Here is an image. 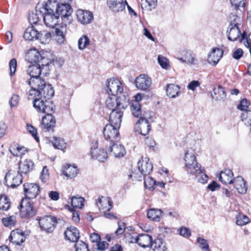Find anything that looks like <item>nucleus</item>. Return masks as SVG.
<instances>
[{
    "label": "nucleus",
    "mask_w": 251,
    "mask_h": 251,
    "mask_svg": "<svg viewBox=\"0 0 251 251\" xmlns=\"http://www.w3.org/2000/svg\"><path fill=\"white\" fill-rule=\"evenodd\" d=\"M183 159L184 168L187 174L200 183H206L208 176L205 173L204 168L197 161L194 153L189 150L186 151Z\"/></svg>",
    "instance_id": "1"
},
{
    "label": "nucleus",
    "mask_w": 251,
    "mask_h": 251,
    "mask_svg": "<svg viewBox=\"0 0 251 251\" xmlns=\"http://www.w3.org/2000/svg\"><path fill=\"white\" fill-rule=\"evenodd\" d=\"M33 107L38 112L45 113L46 115L42 118V128L45 131H53L56 125L55 117L52 115L55 111V106L52 101L44 102L42 100L35 99Z\"/></svg>",
    "instance_id": "2"
},
{
    "label": "nucleus",
    "mask_w": 251,
    "mask_h": 251,
    "mask_svg": "<svg viewBox=\"0 0 251 251\" xmlns=\"http://www.w3.org/2000/svg\"><path fill=\"white\" fill-rule=\"evenodd\" d=\"M50 2L49 10L53 9L58 18H61L65 25L70 23L72 20V14L73 11L71 5L68 3H59L55 0H48Z\"/></svg>",
    "instance_id": "3"
},
{
    "label": "nucleus",
    "mask_w": 251,
    "mask_h": 251,
    "mask_svg": "<svg viewBox=\"0 0 251 251\" xmlns=\"http://www.w3.org/2000/svg\"><path fill=\"white\" fill-rule=\"evenodd\" d=\"M50 5V2L48 0L46 3H38L35 7L36 11L42 14L43 20L46 26L53 28L58 23V15L53 9L49 10L48 6Z\"/></svg>",
    "instance_id": "4"
},
{
    "label": "nucleus",
    "mask_w": 251,
    "mask_h": 251,
    "mask_svg": "<svg viewBox=\"0 0 251 251\" xmlns=\"http://www.w3.org/2000/svg\"><path fill=\"white\" fill-rule=\"evenodd\" d=\"M40 228L47 233L52 232L57 223L56 218L52 216H45L37 218Z\"/></svg>",
    "instance_id": "5"
},
{
    "label": "nucleus",
    "mask_w": 251,
    "mask_h": 251,
    "mask_svg": "<svg viewBox=\"0 0 251 251\" xmlns=\"http://www.w3.org/2000/svg\"><path fill=\"white\" fill-rule=\"evenodd\" d=\"M4 180L7 186L15 188L22 183L23 177L20 172L12 173L9 171L6 173Z\"/></svg>",
    "instance_id": "6"
},
{
    "label": "nucleus",
    "mask_w": 251,
    "mask_h": 251,
    "mask_svg": "<svg viewBox=\"0 0 251 251\" xmlns=\"http://www.w3.org/2000/svg\"><path fill=\"white\" fill-rule=\"evenodd\" d=\"M106 91L108 94L112 96L118 95L120 93L123 91L122 84L117 79H108L106 84Z\"/></svg>",
    "instance_id": "7"
},
{
    "label": "nucleus",
    "mask_w": 251,
    "mask_h": 251,
    "mask_svg": "<svg viewBox=\"0 0 251 251\" xmlns=\"http://www.w3.org/2000/svg\"><path fill=\"white\" fill-rule=\"evenodd\" d=\"M22 217H32L37 213L36 209L33 207L29 200L24 199L19 205Z\"/></svg>",
    "instance_id": "8"
},
{
    "label": "nucleus",
    "mask_w": 251,
    "mask_h": 251,
    "mask_svg": "<svg viewBox=\"0 0 251 251\" xmlns=\"http://www.w3.org/2000/svg\"><path fill=\"white\" fill-rule=\"evenodd\" d=\"M119 128L109 124H107L105 126L103 133L105 139L109 140L110 144L116 142L119 139L120 134L118 129Z\"/></svg>",
    "instance_id": "9"
},
{
    "label": "nucleus",
    "mask_w": 251,
    "mask_h": 251,
    "mask_svg": "<svg viewBox=\"0 0 251 251\" xmlns=\"http://www.w3.org/2000/svg\"><path fill=\"white\" fill-rule=\"evenodd\" d=\"M107 150L110 155L117 158L122 157L126 153L125 147L122 144L118 143V140L110 143Z\"/></svg>",
    "instance_id": "10"
},
{
    "label": "nucleus",
    "mask_w": 251,
    "mask_h": 251,
    "mask_svg": "<svg viewBox=\"0 0 251 251\" xmlns=\"http://www.w3.org/2000/svg\"><path fill=\"white\" fill-rule=\"evenodd\" d=\"M152 83L151 79L145 74H141L136 78V87L141 90H147Z\"/></svg>",
    "instance_id": "11"
},
{
    "label": "nucleus",
    "mask_w": 251,
    "mask_h": 251,
    "mask_svg": "<svg viewBox=\"0 0 251 251\" xmlns=\"http://www.w3.org/2000/svg\"><path fill=\"white\" fill-rule=\"evenodd\" d=\"M24 190L26 198L28 200L35 198L40 192L39 186L34 183H25Z\"/></svg>",
    "instance_id": "12"
},
{
    "label": "nucleus",
    "mask_w": 251,
    "mask_h": 251,
    "mask_svg": "<svg viewBox=\"0 0 251 251\" xmlns=\"http://www.w3.org/2000/svg\"><path fill=\"white\" fill-rule=\"evenodd\" d=\"M112 201L108 197L100 196L96 200V205L100 211H109L113 207Z\"/></svg>",
    "instance_id": "13"
},
{
    "label": "nucleus",
    "mask_w": 251,
    "mask_h": 251,
    "mask_svg": "<svg viewBox=\"0 0 251 251\" xmlns=\"http://www.w3.org/2000/svg\"><path fill=\"white\" fill-rule=\"evenodd\" d=\"M76 16L78 21L82 24H89L93 20V14L89 11L79 9L76 11Z\"/></svg>",
    "instance_id": "14"
},
{
    "label": "nucleus",
    "mask_w": 251,
    "mask_h": 251,
    "mask_svg": "<svg viewBox=\"0 0 251 251\" xmlns=\"http://www.w3.org/2000/svg\"><path fill=\"white\" fill-rule=\"evenodd\" d=\"M136 125H138L139 129L137 131L143 136L148 135L151 129V125L149 121L145 117H141L137 122Z\"/></svg>",
    "instance_id": "15"
},
{
    "label": "nucleus",
    "mask_w": 251,
    "mask_h": 251,
    "mask_svg": "<svg viewBox=\"0 0 251 251\" xmlns=\"http://www.w3.org/2000/svg\"><path fill=\"white\" fill-rule=\"evenodd\" d=\"M109 8L115 13H118L125 9L126 0H108L107 2Z\"/></svg>",
    "instance_id": "16"
},
{
    "label": "nucleus",
    "mask_w": 251,
    "mask_h": 251,
    "mask_svg": "<svg viewBox=\"0 0 251 251\" xmlns=\"http://www.w3.org/2000/svg\"><path fill=\"white\" fill-rule=\"evenodd\" d=\"M223 51L219 48H214L208 55V61L210 64L216 65L222 57Z\"/></svg>",
    "instance_id": "17"
},
{
    "label": "nucleus",
    "mask_w": 251,
    "mask_h": 251,
    "mask_svg": "<svg viewBox=\"0 0 251 251\" xmlns=\"http://www.w3.org/2000/svg\"><path fill=\"white\" fill-rule=\"evenodd\" d=\"M9 239L12 243L21 245L25 241V236L23 231L17 229L11 231Z\"/></svg>",
    "instance_id": "18"
},
{
    "label": "nucleus",
    "mask_w": 251,
    "mask_h": 251,
    "mask_svg": "<svg viewBox=\"0 0 251 251\" xmlns=\"http://www.w3.org/2000/svg\"><path fill=\"white\" fill-rule=\"evenodd\" d=\"M123 112L121 110H113L109 115V124L116 127H120L122 122Z\"/></svg>",
    "instance_id": "19"
},
{
    "label": "nucleus",
    "mask_w": 251,
    "mask_h": 251,
    "mask_svg": "<svg viewBox=\"0 0 251 251\" xmlns=\"http://www.w3.org/2000/svg\"><path fill=\"white\" fill-rule=\"evenodd\" d=\"M138 167L141 174L143 176H146L152 171L153 166L151 163L149 162V159L145 158V160L139 161Z\"/></svg>",
    "instance_id": "20"
},
{
    "label": "nucleus",
    "mask_w": 251,
    "mask_h": 251,
    "mask_svg": "<svg viewBox=\"0 0 251 251\" xmlns=\"http://www.w3.org/2000/svg\"><path fill=\"white\" fill-rule=\"evenodd\" d=\"M65 238L70 242H75L79 241V232L78 230L75 226L68 227L64 232Z\"/></svg>",
    "instance_id": "21"
},
{
    "label": "nucleus",
    "mask_w": 251,
    "mask_h": 251,
    "mask_svg": "<svg viewBox=\"0 0 251 251\" xmlns=\"http://www.w3.org/2000/svg\"><path fill=\"white\" fill-rule=\"evenodd\" d=\"M39 91L41 99H42L44 102L50 101V100L54 96V90L50 84H46Z\"/></svg>",
    "instance_id": "22"
},
{
    "label": "nucleus",
    "mask_w": 251,
    "mask_h": 251,
    "mask_svg": "<svg viewBox=\"0 0 251 251\" xmlns=\"http://www.w3.org/2000/svg\"><path fill=\"white\" fill-rule=\"evenodd\" d=\"M227 38L231 41H236L240 37V30L238 26L235 24H229L227 31Z\"/></svg>",
    "instance_id": "23"
},
{
    "label": "nucleus",
    "mask_w": 251,
    "mask_h": 251,
    "mask_svg": "<svg viewBox=\"0 0 251 251\" xmlns=\"http://www.w3.org/2000/svg\"><path fill=\"white\" fill-rule=\"evenodd\" d=\"M116 98V105L119 110L126 108L129 102V98L127 95L123 92L120 93Z\"/></svg>",
    "instance_id": "24"
},
{
    "label": "nucleus",
    "mask_w": 251,
    "mask_h": 251,
    "mask_svg": "<svg viewBox=\"0 0 251 251\" xmlns=\"http://www.w3.org/2000/svg\"><path fill=\"white\" fill-rule=\"evenodd\" d=\"M233 174L230 169H225L221 171L219 175V180L223 184L227 185L232 184L233 180Z\"/></svg>",
    "instance_id": "25"
},
{
    "label": "nucleus",
    "mask_w": 251,
    "mask_h": 251,
    "mask_svg": "<svg viewBox=\"0 0 251 251\" xmlns=\"http://www.w3.org/2000/svg\"><path fill=\"white\" fill-rule=\"evenodd\" d=\"M232 184H234V187L240 194H245L247 190L246 182L241 176H237L233 178Z\"/></svg>",
    "instance_id": "26"
},
{
    "label": "nucleus",
    "mask_w": 251,
    "mask_h": 251,
    "mask_svg": "<svg viewBox=\"0 0 251 251\" xmlns=\"http://www.w3.org/2000/svg\"><path fill=\"white\" fill-rule=\"evenodd\" d=\"M39 32L33 26L28 27L24 34V38L26 40L33 41L38 40Z\"/></svg>",
    "instance_id": "27"
},
{
    "label": "nucleus",
    "mask_w": 251,
    "mask_h": 251,
    "mask_svg": "<svg viewBox=\"0 0 251 251\" xmlns=\"http://www.w3.org/2000/svg\"><path fill=\"white\" fill-rule=\"evenodd\" d=\"M91 154L93 158L101 162H104L107 158V152L104 149H91Z\"/></svg>",
    "instance_id": "28"
},
{
    "label": "nucleus",
    "mask_w": 251,
    "mask_h": 251,
    "mask_svg": "<svg viewBox=\"0 0 251 251\" xmlns=\"http://www.w3.org/2000/svg\"><path fill=\"white\" fill-rule=\"evenodd\" d=\"M34 166V163L30 159H26L23 162L20 161L19 165L20 173L27 174L32 170Z\"/></svg>",
    "instance_id": "29"
},
{
    "label": "nucleus",
    "mask_w": 251,
    "mask_h": 251,
    "mask_svg": "<svg viewBox=\"0 0 251 251\" xmlns=\"http://www.w3.org/2000/svg\"><path fill=\"white\" fill-rule=\"evenodd\" d=\"M152 237L147 234H140L138 235V244L144 248L151 246Z\"/></svg>",
    "instance_id": "30"
},
{
    "label": "nucleus",
    "mask_w": 251,
    "mask_h": 251,
    "mask_svg": "<svg viewBox=\"0 0 251 251\" xmlns=\"http://www.w3.org/2000/svg\"><path fill=\"white\" fill-rule=\"evenodd\" d=\"M163 211L160 209L151 208L147 212V217L154 222H159L162 217Z\"/></svg>",
    "instance_id": "31"
},
{
    "label": "nucleus",
    "mask_w": 251,
    "mask_h": 251,
    "mask_svg": "<svg viewBox=\"0 0 251 251\" xmlns=\"http://www.w3.org/2000/svg\"><path fill=\"white\" fill-rule=\"evenodd\" d=\"M166 92L167 96L171 98H175L179 96L180 87L178 85L174 84H169L166 86Z\"/></svg>",
    "instance_id": "32"
},
{
    "label": "nucleus",
    "mask_w": 251,
    "mask_h": 251,
    "mask_svg": "<svg viewBox=\"0 0 251 251\" xmlns=\"http://www.w3.org/2000/svg\"><path fill=\"white\" fill-rule=\"evenodd\" d=\"M153 251H166V244L163 239L158 237L152 241L151 246Z\"/></svg>",
    "instance_id": "33"
},
{
    "label": "nucleus",
    "mask_w": 251,
    "mask_h": 251,
    "mask_svg": "<svg viewBox=\"0 0 251 251\" xmlns=\"http://www.w3.org/2000/svg\"><path fill=\"white\" fill-rule=\"evenodd\" d=\"M78 170L76 167L70 165H65L63 167V173L68 178L75 177L78 174Z\"/></svg>",
    "instance_id": "34"
},
{
    "label": "nucleus",
    "mask_w": 251,
    "mask_h": 251,
    "mask_svg": "<svg viewBox=\"0 0 251 251\" xmlns=\"http://www.w3.org/2000/svg\"><path fill=\"white\" fill-rule=\"evenodd\" d=\"M42 72V68L37 64L30 65L27 70V74L30 76V78L39 77Z\"/></svg>",
    "instance_id": "35"
},
{
    "label": "nucleus",
    "mask_w": 251,
    "mask_h": 251,
    "mask_svg": "<svg viewBox=\"0 0 251 251\" xmlns=\"http://www.w3.org/2000/svg\"><path fill=\"white\" fill-rule=\"evenodd\" d=\"M26 59L33 64H38L41 55L36 50H30L26 55Z\"/></svg>",
    "instance_id": "36"
},
{
    "label": "nucleus",
    "mask_w": 251,
    "mask_h": 251,
    "mask_svg": "<svg viewBox=\"0 0 251 251\" xmlns=\"http://www.w3.org/2000/svg\"><path fill=\"white\" fill-rule=\"evenodd\" d=\"M28 83L31 88L40 90L42 87L45 86L46 82L44 80L41 79L39 77L30 78Z\"/></svg>",
    "instance_id": "37"
},
{
    "label": "nucleus",
    "mask_w": 251,
    "mask_h": 251,
    "mask_svg": "<svg viewBox=\"0 0 251 251\" xmlns=\"http://www.w3.org/2000/svg\"><path fill=\"white\" fill-rule=\"evenodd\" d=\"M9 151L14 156H22L25 154L26 149L23 146L14 145L10 147Z\"/></svg>",
    "instance_id": "38"
},
{
    "label": "nucleus",
    "mask_w": 251,
    "mask_h": 251,
    "mask_svg": "<svg viewBox=\"0 0 251 251\" xmlns=\"http://www.w3.org/2000/svg\"><path fill=\"white\" fill-rule=\"evenodd\" d=\"M215 100H224L226 98V95L224 88L221 85L214 88L213 90Z\"/></svg>",
    "instance_id": "39"
},
{
    "label": "nucleus",
    "mask_w": 251,
    "mask_h": 251,
    "mask_svg": "<svg viewBox=\"0 0 251 251\" xmlns=\"http://www.w3.org/2000/svg\"><path fill=\"white\" fill-rule=\"evenodd\" d=\"M72 208H82L84 206V199L78 196H73L71 198Z\"/></svg>",
    "instance_id": "40"
},
{
    "label": "nucleus",
    "mask_w": 251,
    "mask_h": 251,
    "mask_svg": "<svg viewBox=\"0 0 251 251\" xmlns=\"http://www.w3.org/2000/svg\"><path fill=\"white\" fill-rule=\"evenodd\" d=\"M142 8L148 11L155 8L157 4V0H142Z\"/></svg>",
    "instance_id": "41"
},
{
    "label": "nucleus",
    "mask_w": 251,
    "mask_h": 251,
    "mask_svg": "<svg viewBox=\"0 0 251 251\" xmlns=\"http://www.w3.org/2000/svg\"><path fill=\"white\" fill-rule=\"evenodd\" d=\"M130 110L134 117L138 118L141 116L142 111L139 102L137 101L133 102L130 105Z\"/></svg>",
    "instance_id": "42"
},
{
    "label": "nucleus",
    "mask_w": 251,
    "mask_h": 251,
    "mask_svg": "<svg viewBox=\"0 0 251 251\" xmlns=\"http://www.w3.org/2000/svg\"><path fill=\"white\" fill-rule=\"evenodd\" d=\"M10 201L8 197L2 195L0 196V209L6 211L9 209Z\"/></svg>",
    "instance_id": "43"
},
{
    "label": "nucleus",
    "mask_w": 251,
    "mask_h": 251,
    "mask_svg": "<svg viewBox=\"0 0 251 251\" xmlns=\"http://www.w3.org/2000/svg\"><path fill=\"white\" fill-rule=\"evenodd\" d=\"M144 176V185L145 188L153 190L154 189V186L156 184V181L151 177L148 176V175Z\"/></svg>",
    "instance_id": "44"
},
{
    "label": "nucleus",
    "mask_w": 251,
    "mask_h": 251,
    "mask_svg": "<svg viewBox=\"0 0 251 251\" xmlns=\"http://www.w3.org/2000/svg\"><path fill=\"white\" fill-rule=\"evenodd\" d=\"M2 222L5 226H14L16 222V217L15 215H11L8 217L3 218Z\"/></svg>",
    "instance_id": "45"
},
{
    "label": "nucleus",
    "mask_w": 251,
    "mask_h": 251,
    "mask_svg": "<svg viewBox=\"0 0 251 251\" xmlns=\"http://www.w3.org/2000/svg\"><path fill=\"white\" fill-rule=\"evenodd\" d=\"M52 144L53 146L58 149L63 150L66 148L64 140L60 137H54Z\"/></svg>",
    "instance_id": "46"
},
{
    "label": "nucleus",
    "mask_w": 251,
    "mask_h": 251,
    "mask_svg": "<svg viewBox=\"0 0 251 251\" xmlns=\"http://www.w3.org/2000/svg\"><path fill=\"white\" fill-rule=\"evenodd\" d=\"M89 39L87 36H82L79 38L78 41V46L79 49L81 50H84L89 45Z\"/></svg>",
    "instance_id": "47"
},
{
    "label": "nucleus",
    "mask_w": 251,
    "mask_h": 251,
    "mask_svg": "<svg viewBox=\"0 0 251 251\" xmlns=\"http://www.w3.org/2000/svg\"><path fill=\"white\" fill-rule=\"evenodd\" d=\"M105 104L107 107L112 111L118 109L116 105L115 96L109 97L105 101Z\"/></svg>",
    "instance_id": "48"
},
{
    "label": "nucleus",
    "mask_w": 251,
    "mask_h": 251,
    "mask_svg": "<svg viewBox=\"0 0 251 251\" xmlns=\"http://www.w3.org/2000/svg\"><path fill=\"white\" fill-rule=\"evenodd\" d=\"M242 121L247 126L251 124V110H246L241 115Z\"/></svg>",
    "instance_id": "49"
},
{
    "label": "nucleus",
    "mask_w": 251,
    "mask_h": 251,
    "mask_svg": "<svg viewBox=\"0 0 251 251\" xmlns=\"http://www.w3.org/2000/svg\"><path fill=\"white\" fill-rule=\"evenodd\" d=\"M75 247L76 251H89L88 245L81 240L76 241Z\"/></svg>",
    "instance_id": "50"
},
{
    "label": "nucleus",
    "mask_w": 251,
    "mask_h": 251,
    "mask_svg": "<svg viewBox=\"0 0 251 251\" xmlns=\"http://www.w3.org/2000/svg\"><path fill=\"white\" fill-rule=\"evenodd\" d=\"M40 96V91L37 89L31 88V89L29 91L28 93L27 99L28 100H33V102L35 99L37 100H42V99L37 98V97H39Z\"/></svg>",
    "instance_id": "51"
},
{
    "label": "nucleus",
    "mask_w": 251,
    "mask_h": 251,
    "mask_svg": "<svg viewBox=\"0 0 251 251\" xmlns=\"http://www.w3.org/2000/svg\"><path fill=\"white\" fill-rule=\"evenodd\" d=\"M231 4L234 9H240V7L244 8L245 5V0H230Z\"/></svg>",
    "instance_id": "52"
},
{
    "label": "nucleus",
    "mask_w": 251,
    "mask_h": 251,
    "mask_svg": "<svg viewBox=\"0 0 251 251\" xmlns=\"http://www.w3.org/2000/svg\"><path fill=\"white\" fill-rule=\"evenodd\" d=\"M249 222V218L244 215H239L237 217L236 224L239 226H244Z\"/></svg>",
    "instance_id": "53"
},
{
    "label": "nucleus",
    "mask_w": 251,
    "mask_h": 251,
    "mask_svg": "<svg viewBox=\"0 0 251 251\" xmlns=\"http://www.w3.org/2000/svg\"><path fill=\"white\" fill-rule=\"evenodd\" d=\"M17 66V60L15 58L12 59L9 63V68L10 70V75H13L16 71Z\"/></svg>",
    "instance_id": "54"
},
{
    "label": "nucleus",
    "mask_w": 251,
    "mask_h": 251,
    "mask_svg": "<svg viewBox=\"0 0 251 251\" xmlns=\"http://www.w3.org/2000/svg\"><path fill=\"white\" fill-rule=\"evenodd\" d=\"M39 18L37 13L30 12L28 14V20L31 25L36 24L39 21Z\"/></svg>",
    "instance_id": "55"
},
{
    "label": "nucleus",
    "mask_w": 251,
    "mask_h": 251,
    "mask_svg": "<svg viewBox=\"0 0 251 251\" xmlns=\"http://www.w3.org/2000/svg\"><path fill=\"white\" fill-rule=\"evenodd\" d=\"M158 62L164 69H167L169 66L168 60L165 57L159 55L157 57Z\"/></svg>",
    "instance_id": "56"
},
{
    "label": "nucleus",
    "mask_w": 251,
    "mask_h": 251,
    "mask_svg": "<svg viewBox=\"0 0 251 251\" xmlns=\"http://www.w3.org/2000/svg\"><path fill=\"white\" fill-rule=\"evenodd\" d=\"M197 242L203 250L205 251H209V245L206 240L203 238L199 237L197 239Z\"/></svg>",
    "instance_id": "57"
},
{
    "label": "nucleus",
    "mask_w": 251,
    "mask_h": 251,
    "mask_svg": "<svg viewBox=\"0 0 251 251\" xmlns=\"http://www.w3.org/2000/svg\"><path fill=\"white\" fill-rule=\"evenodd\" d=\"M51 62V59H49L45 57H42L40 58L39 62L38 63V65L40 66V67L43 69L44 67H47L50 63Z\"/></svg>",
    "instance_id": "58"
},
{
    "label": "nucleus",
    "mask_w": 251,
    "mask_h": 251,
    "mask_svg": "<svg viewBox=\"0 0 251 251\" xmlns=\"http://www.w3.org/2000/svg\"><path fill=\"white\" fill-rule=\"evenodd\" d=\"M178 232L180 235L186 238H189L191 234V231L188 228L183 226L179 229Z\"/></svg>",
    "instance_id": "59"
},
{
    "label": "nucleus",
    "mask_w": 251,
    "mask_h": 251,
    "mask_svg": "<svg viewBox=\"0 0 251 251\" xmlns=\"http://www.w3.org/2000/svg\"><path fill=\"white\" fill-rule=\"evenodd\" d=\"M19 101V96L16 94H13L10 98L9 103L11 107H16Z\"/></svg>",
    "instance_id": "60"
},
{
    "label": "nucleus",
    "mask_w": 251,
    "mask_h": 251,
    "mask_svg": "<svg viewBox=\"0 0 251 251\" xmlns=\"http://www.w3.org/2000/svg\"><path fill=\"white\" fill-rule=\"evenodd\" d=\"M249 102L246 99H242L237 106V108L240 110L246 111L248 110Z\"/></svg>",
    "instance_id": "61"
},
{
    "label": "nucleus",
    "mask_w": 251,
    "mask_h": 251,
    "mask_svg": "<svg viewBox=\"0 0 251 251\" xmlns=\"http://www.w3.org/2000/svg\"><path fill=\"white\" fill-rule=\"evenodd\" d=\"M38 40H40L41 42H44V40H47L51 37V34L50 32L43 31L39 33Z\"/></svg>",
    "instance_id": "62"
},
{
    "label": "nucleus",
    "mask_w": 251,
    "mask_h": 251,
    "mask_svg": "<svg viewBox=\"0 0 251 251\" xmlns=\"http://www.w3.org/2000/svg\"><path fill=\"white\" fill-rule=\"evenodd\" d=\"M26 129L27 131L31 134L37 141H39V138L37 136V131L32 125L30 124L26 125Z\"/></svg>",
    "instance_id": "63"
},
{
    "label": "nucleus",
    "mask_w": 251,
    "mask_h": 251,
    "mask_svg": "<svg viewBox=\"0 0 251 251\" xmlns=\"http://www.w3.org/2000/svg\"><path fill=\"white\" fill-rule=\"evenodd\" d=\"M126 238L129 243H137L138 242V235L134 236L131 233H128Z\"/></svg>",
    "instance_id": "64"
}]
</instances>
